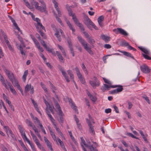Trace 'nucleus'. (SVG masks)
Here are the masks:
<instances>
[{
    "instance_id": "2",
    "label": "nucleus",
    "mask_w": 151,
    "mask_h": 151,
    "mask_svg": "<svg viewBox=\"0 0 151 151\" xmlns=\"http://www.w3.org/2000/svg\"><path fill=\"white\" fill-rule=\"evenodd\" d=\"M54 102L55 107L58 110V114L59 117L58 119V121L61 125L62 126L64 122V119L63 116H64V114L61 110L60 107L57 101L56 100H54Z\"/></svg>"
},
{
    "instance_id": "1",
    "label": "nucleus",
    "mask_w": 151,
    "mask_h": 151,
    "mask_svg": "<svg viewBox=\"0 0 151 151\" xmlns=\"http://www.w3.org/2000/svg\"><path fill=\"white\" fill-rule=\"evenodd\" d=\"M38 1L41 4V6H39V3L34 0H31V4L35 6V8L37 10L42 12L47 13L46 5L43 0H38Z\"/></svg>"
},
{
    "instance_id": "48",
    "label": "nucleus",
    "mask_w": 151,
    "mask_h": 151,
    "mask_svg": "<svg viewBox=\"0 0 151 151\" xmlns=\"http://www.w3.org/2000/svg\"><path fill=\"white\" fill-rule=\"evenodd\" d=\"M118 86V87H118V88L116 89L118 93V92L122 91L123 89V88L122 87V86Z\"/></svg>"
},
{
    "instance_id": "33",
    "label": "nucleus",
    "mask_w": 151,
    "mask_h": 151,
    "mask_svg": "<svg viewBox=\"0 0 151 151\" xmlns=\"http://www.w3.org/2000/svg\"><path fill=\"white\" fill-rule=\"evenodd\" d=\"M47 107H49V109L50 110V111L51 112L52 114H54V112L53 111V109H54V107L52 104H48V106H47Z\"/></svg>"
},
{
    "instance_id": "18",
    "label": "nucleus",
    "mask_w": 151,
    "mask_h": 151,
    "mask_svg": "<svg viewBox=\"0 0 151 151\" xmlns=\"http://www.w3.org/2000/svg\"><path fill=\"white\" fill-rule=\"evenodd\" d=\"M56 54L59 59L60 61L63 63H64V59L63 58L62 56L60 53L58 51H56Z\"/></svg>"
},
{
    "instance_id": "31",
    "label": "nucleus",
    "mask_w": 151,
    "mask_h": 151,
    "mask_svg": "<svg viewBox=\"0 0 151 151\" xmlns=\"http://www.w3.org/2000/svg\"><path fill=\"white\" fill-rule=\"evenodd\" d=\"M28 73V71L27 70H26L24 73L22 77V79L23 81L25 82L26 81Z\"/></svg>"
},
{
    "instance_id": "15",
    "label": "nucleus",
    "mask_w": 151,
    "mask_h": 151,
    "mask_svg": "<svg viewBox=\"0 0 151 151\" xmlns=\"http://www.w3.org/2000/svg\"><path fill=\"white\" fill-rule=\"evenodd\" d=\"M66 23L70 29L72 30V31L74 35H75V34L74 33V32L75 31V29L73 27V25L71 24L70 22L68 20H66Z\"/></svg>"
},
{
    "instance_id": "26",
    "label": "nucleus",
    "mask_w": 151,
    "mask_h": 151,
    "mask_svg": "<svg viewBox=\"0 0 151 151\" xmlns=\"http://www.w3.org/2000/svg\"><path fill=\"white\" fill-rule=\"evenodd\" d=\"M62 73L63 75V76L65 78V79L68 82H69L70 81V80L68 76L67 75L66 72L64 70L61 72Z\"/></svg>"
},
{
    "instance_id": "14",
    "label": "nucleus",
    "mask_w": 151,
    "mask_h": 151,
    "mask_svg": "<svg viewBox=\"0 0 151 151\" xmlns=\"http://www.w3.org/2000/svg\"><path fill=\"white\" fill-rule=\"evenodd\" d=\"M0 80L2 85L5 87V88L8 90L9 88L7 85V84L6 83L4 77L1 75H0Z\"/></svg>"
},
{
    "instance_id": "25",
    "label": "nucleus",
    "mask_w": 151,
    "mask_h": 151,
    "mask_svg": "<svg viewBox=\"0 0 151 151\" xmlns=\"http://www.w3.org/2000/svg\"><path fill=\"white\" fill-rule=\"evenodd\" d=\"M75 70L76 72V74L79 79L83 77L82 74L80 73L78 67H76L75 68Z\"/></svg>"
},
{
    "instance_id": "24",
    "label": "nucleus",
    "mask_w": 151,
    "mask_h": 151,
    "mask_svg": "<svg viewBox=\"0 0 151 151\" xmlns=\"http://www.w3.org/2000/svg\"><path fill=\"white\" fill-rule=\"evenodd\" d=\"M101 37L102 39L106 43H107L110 40V37L107 35H101Z\"/></svg>"
},
{
    "instance_id": "43",
    "label": "nucleus",
    "mask_w": 151,
    "mask_h": 151,
    "mask_svg": "<svg viewBox=\"0 0 151 151\" xmlns=\"http://www.w3.org/2000/svg\"><path fill=\"white\" fill-rule=\"evenodd\" d=\"M56 131L62 137H64V135H63V133L60 130V129L58 127L56 128H55Z\"/></svg>"
},
{
    "instance_id": "29",
    "label": "nucleus",
    "mask_w": 151,
    "mask_h": 151,
    "mask_svg": "<svg viewBox=\"0 0 151 151\" xmlns=\"http://www.w3.org/2000/svg\"><path fill=\"white\" fill-rule=\"evenodd\" d=\"M87 94L90 99L93 102H95L97 99L96 97L92 96L89 92H88Z\"/></svg>"
},
{
    "instance_id": "30",
    "label": "nucleus",
    "mask_w": 151,
    "mask_h": 151,
    "mask_svg": "<svg viewBox=\"0 0 151 151\" xmlns=\"http://www.w3.org/2000/svg\"><path fill=\"white\" fill-rule=\"evenodd\" d=\"M45 110L46 111V112L48 116L50 118V119L51 121H54V119L52 117V116L50 114V112L48 111V109L47 108H46Z\"/></svg>"
},
{
    "instance_id": "36",
    "label": "nucleus",
    "mask_w": 151,
    "mask_h": 151,
    "mask_svg": "<svg viewBox=\"0 0 151 151\" xmlns=\"http://www.w3.org/2000/svg\"><path fill=\"white\" fill-rule=\"evenodd\" d=\"M18 128L22 135L25 134L24 129L22 126L20 125H19Z\"/></svg>"
},
{
    "instance_id": "40",
    "label": "nucleus",
    "mask_w": 151,
    "mask_h": 151,
    "mask_svg": "<svg viewBox=\"0 0 151 151\" xmlns=\"http://www.w3.org/2000/svg\"><path fill=\"white\" fill-rule=\"evenodd\" d=\"M67 10L68 11V13L69 15L70 16H72L73 17V15H75V14L74 13H73V12L71 9H70V8L69 7V8H67Z\"/></svg>"
},
{
    "instance_id": "38",
    "label": "nucleus",
    "mask_w": 151,
    "mask_h": 151,
    "mask_svg": "<svg viewBox=\"0 0 151 151\" xmlns=\"http://www.w3.org/2000/svg\"><path fill=\"white\" fill-rule=\"evenodd\" d=\"M31 84H30L29 85L27 84L25 86V92L27 93L28 91L31 88Z\"/></svg>"
},
{
    "instance_id": "13",
    "label": "nucleus",
    "mask_w": 151,
    "mask_h": 151,
    "mask_svg": "<svg viewBox=\"0 0 151 151\" xmlns=\"http://www.w3.org/2000/svg\"><path fill=\"white\" fill-rule=\"evenodd\" d=\"M6 83L9 86V88L10 89V91H11V92L13 94L16 95L17 94V92L14 89L13 86L12 85L11 83L7 81H6Z\"/></svg>"
},
{
    "instance_id": "42",
    "label": "nucleus",
    "mask_w": 151,
    "mask_h": 151,
    "mask_svg": "<svg viewBox=\"0 0 151 151\" xmlns=\"http://www.w3.org/2000/svg\"><path fill=\"white\" fill-rule=\"evenodd\" d=\"M72 19L74 22L75 24H76V25L78 24V23H80L78 20V19L77 18L76 16H75V15H73V16L72 17Z\"/></svg>"
},
{
    "instance_id": "45",
    "label": "nucleus",
    "mask_w": 151,
    "mask_h": 151,
    "mask_svg": "<svg viewBox=\"0 0 151 151\" xmlns=\"http://www.w3.org/2000/svg\"><path fill=\"white\" fill-rule=\"evenodd\" d=\"M24 1L26 5L30 9H33V7L32 6H31L29 4L28 1H27L26 0H24Z\"/></svg>"
},
{
    "instance_id": "52",
    "label": "nucleus",
    "mask_w": 151,
    "mask_h": 151,
    "mask_svg": "<svg viewBox=\"0 0 151 151\" xmlns=\"http://www.w3.org/2000/svg\"><path fill=\"white\" fill-rule=\"evenodd\" d=\"M88 39L89 41V42L91 45H93L95 43V41L94 39L92 38V37H91Z\"/></svg>"
},
{
    "instance_id": "60",
    "label": "nucleus",
    "mask_w": 151,
    "mask_h": 151,
    "mask_svg": "<svg viewBox=\"0 0 151 151\" xmlns=\"http://www.w3.org/2000/svg\"><path fill=\"white\" fill-rule=\"evenodd\" d=\"M22 137L24 140H26L27 142L28 143V141H30V140L27 138L25 134L22 135Z\"/></svg>"
},
{
    "instance_id": "17",
    "label": "nucleus",
    "mask_w": 151,
    "mask_h": 151,
    "mask_svg": "<svg viewBox=\"0 0 151 151\" xmlns=\"http://www.w3.org/2000/svg\"><path fill=\"white\" fill-rule=\"evenodd\" d=\"M36 28L37 29V31L38 32L41 36L44 39H46L47 38L46 36L44 33L43 32L42 29H40L39 27L38 26H36Z\"/></svg>"
},
{
    "instance_id": "3",
    "label": "nucleus",
    "mask_w": 151,
    "mask_h": 151,
    "mask_svg": "<svg viewBox=\"0 0 151 151\" xmlns=\"http://www.w3.org/2000/svg\"><path fill=\"white\" fill-rule=\"evenodd\" d=\"M77 38L79 41L83 46L84 49L91 55L93 54V53L91 50V48L88 46L87 43L85 40L83 39L81 37L79 36H78Z\"/></svg>"
},
{
    "instance_id": "16",
    "label": "nucleus",
    "mask_w": 151,
    "mask_h": 151,
    "mask_svg": "<svg viewBox=\"0 0 151 151\" xmlns=\"http://www.w3.org/2000/svg\"><path fill=\"white\" fill-rule=\"evenodd\" d=\"M7 46H8L9 49V50L12 51H13L14 49L12 47V45H11L10 43L8 40V38H6V37L5 38V40H4Z\"/></svg>"
},
{
    "instance_id": "28",
    "label": "nucleus",
    "mask_w": 151,
    "mask_h": 151,
    "mask_svg": "<svg viewBox=\"0 0 151 151\" xmlns=\"http://www.w3.org/2000/svg\"><path fill=\"white\" fill-rule=\"evenodd\" d=\"M30 132L31 135L32 137L33 140L35 142V144L39 142L38 140L37 139L35 135L34 134V133L31 130H30Z\"/></svg>"
},
{
    "instance_id": "62",
    "label": "nucleus",
    "mask_w": 151,
    "mask_h": 151,
    "mask_svg": "<svg viewBox=\"0 0 151 151\" xmlns=\"http://www.w3.org/2000/svg\"><path fill=\"white\" fill-rule=\"evenodd\" d=\"M83 31V33L84 34L85 36L88 39L89 38H90L91 37H90V35L87 32H84V31Z\"/></svg>"
},
{
    "instance_id": "56",
    "label": "nucleus",
    "mask_w": 151,
    "mask_h": 151,
    "mask_svg": "<svg viewBox=\"0 0 151 151\" xmlns=\"http://www.w3.org/2000/svg\"><path fill=\"white\" fill-rule=\"evenodd\" d=\"M142 55L145 59L148 60H151V58H150L148 55H146L145 54H142Z\"/></svg>"
},
{
    "instance_id": "44",
    "label": "nucleus",
    "mask_w": 151,
    "mask_h": 151,
    "mask_svg": "<svg viewBox=\"0 0 151 151\" xmlns=\"http://www.w3.org/2000/svg\"><path fill=\"white\" fill-rule=\"evenodd\" d=\"M28 141V143L30 145L31 148L33 151H36L35 149V147L33 143L30 142V141Z\"/></svg>"
},
{
    "instance_id": "23",
    "label": "nucleus",
    "mask_w": 151,
    "mask_h": 151,
    "mask_svg": "<svg viewBox=\"0 0 151 151\" xmlns=\"http://www.w3.org/2000/svg\"><path fill=\"white\" fill-rule=\"evenodd\" d=\"M48 128L49 129V130L50 131L51 135L52 136V137L54 141H56V142H57L56 136L55 135V134H54L53 132L52 129H51V128L49 126L48 127Z\"/></svg>"
},
{
    "instance_id": "63",
    "label": "nucleus",
    "mask_w": 151,
    "mask_h": 151,
    "mask_svg": "<svg viewBox=\"0 0 151 151\" xmlns=\"http://www.w3.org/2000/svg\"><path fill=\"white\" fill-rule=\"evenodd\" d=\"M83 31V33L84 34L85 36L88 39L89 38H90L91 37H90V35L87 32H84V31Z\"/></svg>"
},
{
    "instance_id": "9",
    "label": "nucleus",
    "mask_w": 151,
    "mask_h": 151,
    "mask_svg": "<svg viewBox=\"0 0 151 151\" xmlns=\"http://www.w3.org/2000/svg\"><path fill=\"white\" fill-rule=\"evenodd\" d=\"M140 69L142 72L145 73H148L150 72V69L148 67L144 64L140 66Z\"/></svg>"
},
{
    "instance_id": "41",
    "label": "nucleus",
    "mask_w": 151,
    "mask_h": 151,
    "mask_svg": "<svg viewBox=\"0 0 151 151\" xmlns=\"http://www.w3.org/2000/svg\"><path fill=\"white\" fill-rule=\"evenodd\" d=\"M77 25L79 27L81 31H84V27H83V25L81 23H78Z\"/></svg>"
},
{
    "instance_id": "54",
    "label": "nucleus",
    "mask_w": 151,
    "mask_h": 151,
    "mask_svg": "<svg viewBox=\"0 0 151 151\" xmlns=\"http://www.w3.org/2000/svg\"><path fill=\"white\" fill-rule=\"evenodd\" d=\"M103 79L106 83H107L109 85H111L112 84L111 82L108 79L104 78H103Z\"/></svg>"
},
{
    "instance_id": "55",
    "label": "nucleus",
    "mask_w": 151,
    "mask_h": 151,
    "mask_svg": "<svg viewBox=\"0 0 151 151\" xmlns=\"http://www.w3.org/2000/svg\"><path fill=\"white\" fill-rule=\"evenodd\" d=\"M19 50L20 51V52L22 55H25V53L23 51V48L22 47L21 45H20L19 46Z\"/></svg>"
},
{
    "instance_id": "21",
    "label": "nucleus",
    "mask_w": 151,
    "mask_h": 151,
    "mask_svg": "<svg viewBox=\"0 0 151 151\" xmlns=\"http://www.w3.org/2000/svg\"><path fill=\"white\" fill-rule=\"evenodd\" d=\"M120 52L123 53L124 55L128 57L129 58H132L133 59H134V57L131 55V54L129 52L126 51H119Z\"/></svg>"
},
{
    "instance_id": "34",
    "label": "nucleus",
    "mask_w": 151,
    "mask_h": 151,
    "mask_svg": "<svg viewBox=\"0 0 151 151\" xmlns=\"http://www.w3.org/2000/svg\"><path fill=\"white\" fill-rule=\"evenodd\" d=\"M13 85L14 86H17V87L19 85V82L16 78L14 79V80H13L12 81H11Z\"/></svg>"
},
{
    "instance_id": "61",
    "label": "nucleus",
    "mask_w": 151,
    "mask_h": 151,
    "mask_svg": "<svg viewBox=\"0 0 151 151\" xmlns=\"http://www.w3.org/2000/svg\"><path fill=\"white\" fill-rule=\"evenodd\" d=\"M83 31V33L84 34L85 36L88 39L89 38H90L91 37H90V35L87 32H84V31Z\"/></svg>"
},
{
    "instance_id": "12",
    "label": "nucleus",
    "mask_w": 151,
    "mask_h": 151,
    "mask_svg": "<svg viewBox=\"0 0 151 151\" xmlns=\"http://www.w3.org/2000/svg\"><path fill=\"white\" fill-rule=\"evenodd\" d=\"M138 48L144 53L145 54L148 55H150V51L146 48L141 46L138 47Z\"/></svg>"
},
{
    "instance_id": "58",
    "label": "nucleus",
    "mask_w": 151,
    "mask_h": 151,
    "mask_svg": "<svg viewBox=\"0 0 151 151\" xmlns=\"http://www.w3.org/2000/svg\"><path fill=\"white\" fill-rule=\"evenodd\" d=\"M54 14L57 21L60 23H62V21L57 16V15L56 14L54 13Z\"/></svg>"
},
{
    "instance_id": "5",
    "label": "nucleus",
    "mask_w": 151,
    "mask_h": 151,
    "mask_svg": "<svg viewBox=\"0 0 151 151\" xmlns=\"http://www.w3.org/2000/svg\"><path fill=\"white\" fill-rule=\"evenodd\" d=\"M67 42L68 44V47L70 49L71 53L73 57L74 56L75 53L72 44L71 43V39L68 37L67 39Z\"/></svg>"
},
{
    "instance_id": "35",
    "label": "nucleus",
    "mask_w": 151,
    "mask_h": 151,
    "mask_svg": "<svg viewBox=\"0 0 151 151\" xmlns=\"http://www.w3.org/2000/svg\"><path fill=\"white\" fill-rule=\"evenodd\" d=\"M26 123L29 126L32 127H32H33V126H35V125L33 124L32 122L29 119H26Z\"/></svg>"
},
{
    "instance_id": "39",
    "label": "nucleus",
    "mask_w": 151,
    "mask_h": 151,
    "mask_svg": "<svg viewBox=\"0 0 151 151\" xmlns=\"http://www.w3.org/2000/svg\"><path fill=\"white\" fill-rule=\"evenodd\" d=\"M58 47L63 55L65 56H66V54L64 48L62 46L59 45H58Z\"/></svg>"
},
{
    "instance_id": "47",
    "label": "nucleus",
    "mask_w": 151,
    "mask_h": 151,
    "mask_svg": "<svg viewBox=\"0 0 151 151\" xmlns=\"http://www.w3.org/2000/svg\"><path fill=\"white\" fill-rule=\"evenodd\" d=\"M46 143V144L47 147L50 149V150L51 151H53V149L52 148L51 144L49 141Z\"/></svg>"
},
{
    "instance_id": "4",
    "label": "nucleus",
    "mask_w": 151,
    "mask_h": 151,
    "mask_svg": "<svg viewBox=\"0 0 151 151\" xmlns=\"http://www.w3.org/2000/svg\"><path fill=\"white\" fill-rule=\"evenodd\" d=\"M94 81H89V83L90 85L94 88L96 86H99L100 85L99 81L98 80L97 78L94 76L93 77Z\"/></svg>"
},
{
    "instance_id": "32",
    "label": "nucleus",
    "mask_w": 151,
    "mask_h": 151,
    "mask_svg": "<svg viewBox=\"0 0 151 151\" xmlns=\"http://www.w3.org/2000/svg\"><path fill=\"white\" fill-rule=\"evenodd\" d=\"M69 101L70 103H71V107L73 108L75 110V111L76 112L78 113V110L77 109V107L76 106L75 104L72 102V100L70 99L69 100Z\"/></svg>"
},
{
    "instance_id": "7",
    "label": "nucleus",
    "mask_w": 151,
    "mask_h": 151,
    "mask_svg": "<svg viewBox=\"0 0 151 151\" xmlns=\"http://www.w3.org/2000/svg\"><path fill=\"white\" fill-rule=\"evenodd\" d=\"M81 145H82L86 147H88L90 149V147L91 145H92L93 146V145L91 144V142L88 140H86L87 143H86V142L85 141V140L83 139V137H81Z\"/></svg>"
},
{
    "instance_id": "10",
    "label": "nucleus",
    "mask_w": 151,
    "mask_h": 151,
    "mask_svg": "<svg viewBox=\"0 0 151 151\" xmlns=\"http://www.w3.org/2000/svg\"><path fill=\"white\" fill-rule=\"evenodd\" d=\"M52 2L54 4L55 8L57 11L58 13V16L60 17L61 16V12L58 7V4L55 0H52Z\"/></svg>"
},
{
    "instance_id": "11",
    "label": "nucleus",
    "mask_w": 151,
    "mask_h": 151,
    "mask_svg": "<svg viewBox=\"0 0 151 151\" xmlns=\"http://www.w3.org/2000/svg\"><path fill=\"white\" fill-rule=\"evenodd\" d=\"M86 120L89 127L90 130L91 131V133L93 134H95V132L94 130L93 127L92 125L91 122L88 119H86Z\"/></svg>"
},
{
    "instance_id": "64",
    "label": "nucleus",
    "mask_w": 151,
    "mask_h": 151,
    "mask_svg": "<svg viewBox=\"0 0 151 151\" xmlns=\"http://www.w3.org/2000/svg\"><path fill=\"white\" fill-rule=\"evenodd\" d=\"M82 84H85L86 83V81L85 78L84 77H83L79 79Z\"/></svg>"
},
{
    "instance_id": "53",
    "label": "nucleus",
    "mask_w": 151,
    "mask_h": 151,
    "mask_svg": "<svg viewBox=\"0 0 151 151\" xmlns=\"http://www.w3.org/2000/svg\"><path fill=\"white\" fill-rule=\"evenodd\" d=\"M143 98L149 104H150V102L149 99V98L146 95L142 96Z\"/></svg>"
},
{
    "instance_id": "27",
    "label": "nucleus",
    "mask_w": 151,
    "mask_h": 151,
    "mask_svg": "<svg viewBox=\"0 0 151 151\" xmlns=\"http://www.w3.org/2000/svg\"><path fill=\"white\" fill-rule=\"evenodd\" d=\"M62 73L63 75V76L65 78V79L68 82H69L70 81V80L68 76L67 75L66 72L64 70L61 72Z\"/></svg>"
},
{
    "instance_id": "50",
    "label": "nucleus",
    "mask_w": 151,
    "mask_h": 151,
    "mask_svg": "<svg viewBox=\"0 0 151 151\" xmlns=\"http://www.w3.org/2000/svg\"><path fill=\"white\" fill-rule=\"evenodd\" d=\"M129 44L128 42H127L126 41L124 40L122 42L121 44V45L122 46L126 47L128 46Z\"/></svg>"
},
{
    "instance_id": "8",
    "label": "nucleus",
    "mask_w": 151,
    "mask_h": 151,
    "mask_svg": "<svg viewBox=\"0 0 151 151\" xmlns=\"http://www.w3.org/2000/svg\"><path fill=\"white\" fill-rule=\"evenodd\" d=\"M118 87L117 85L112 86L111 85H108L106 84H104V86L101 87V89L103 91H104L106 90H110L111 88H114Z\"/></svg>"
},
{
    "instance_id": "49",
    "label": "nucleus",
    "mask_w": 151,
    "mask_h": 151,
    "mask_svg": "<svg viewBox=\"0 0 151 151\" xmlns=\"http://www.w3.org/2000/svg\"><path fill=\"white\" fill-rule=\"evenodd\" d=\"M13 23V24L14 26L16 27V29L19 32H22L20 30L19 28L18 27L17 24L16 22L15 21H14V22H12Z\"/></svg>"
},
{
    "instance_id": "51",
    "label": "nucleus",
    "mask_w": 151,
    "mask_h": 151,
    "mask_svg": "<svg viewBox=\"0 0 151 151\" xmlns=\"http://www.w3.org/2000/svg\"><path fill=\"white\" fill-rule=\"evenodd\" d=\"M40 85L42 87V88L44 90L45 92H47V88L43 84L42 82L40 83Z\"/></svg>"
},
{
    "instance_id": "20",
    "label": "nucleus",
    "mask_w": 151,
    "mask_h": 151,
    "mask_svg": "<svg viewBox=\"0 0 151 151\" xmlns=\"http://www.w3.org/2000/svg\"><path fill=\"white\" fill-rule=\"evenodd\" d=\"M55 35L57 37L58 40L59 42L61 41V39L60 38V35L59 34V32L58 29L55 28Z\"/></svg>"
},
{
    "instance_id": "46",
    "label": "nucleus",
    "mask_w": 151,
    "mask_h": 151,
    "mask_svg": "<svg viewBox=\"0 0 151 151\" xmlns=\"http://www.w3.org/2000/svg\"><path fill=\"white\" fill-rule=\"evenodd\" d=\"M50 83L52 87V92L53 93H55L56 92L55 91L57 90L56 88L52 84V83L50 81Z\"/></svg>"
},
{
    "instance_id": "57",
    "label": "nucleus",
    "mask_w": 151,
    "mask_h": 151,
    "mask_svg": "<svg viewBox=\"0 0 151 151\" xmlns=\"http://www.w3.org/2000/svg\"><path fill=\"white\" fill-rule=\"evenodd\" d=\"M104 17L103 16H100L98 18V22H102L104 19Z\"/></svg>"
},
{
    "instance_id": "6",
    "label": "nucleus",
    "mask_w": 151,
    "mask_h": 151,
    "mask_svg": "<svg viewBox=\"0 0 151 151\" xmlns=\"http://www.w3.org/2000/svg\"><path fill=\"white\" fill-rule=\"evenodd\" d=\"M113 31L116 34L119 33L125 36L128 35V33L124 29L121 28H118L116 29H114Z\"/></svg>"
},
{
    "instance_id": "37",
    "label": "nucleus",
    "mask_w": 151,
    "mask_h": 151,
    "mask_svg": "<svg viewBox=\"0 0 151 151\" xmlns=\"http://www.w3.org/2000/svg\"><path fill=\"white\" fill-rule=\"evenodd\" d=\"M8 76L11 81L14 80V79L16 78L14 74L12 73H11V74Z\"/></svg>"
},
{
    "instance_id": "59",
    "label": "nucleus",
    "mask_w": 151,
    "mask_h": 151,
    "mask_svg": "<svg viewBox=\"0 0 151 151\" xmlns=\"http://www.w3.org/2000/svg\"><path fill=\"white\" fill-rule=\"evenodd\" d=\"M90 150L91 151H98L96 148L92 145L90 147Z\"/></svg>"
},
{
    "instance_id": "19",
    "label": "nucleus",
    "mask_w": 151,
    "mask_h": 151,
    "mask_svg": "<svg viewBox=\"0 0 151 151\" xmlns=\"http://www.w3.org/2000/svg\"><path fill=\"white\" fill-rule=\"evenodd\" d=\"M35 21H36L37 22L38 27H40L42 28V29L44 30H45V27L42 25V24L40 23V19L38 18H36L35 19Z\"/></svg>"
},
{
    "instance_id": "22",
    "label": "nucleus",
    "mask_w": 151,
    "mask_h": 151,
    "mask_svg": "<svg viewBox=\"0 0 151 151\" xmlns=\"http://www.w3.org/2000/svg\"><path fill=\"white\" fill-rule=\"evenodd\" d=\"M92 22L91 20L87 16H86V20L84 22V24L88 27V28H89V25H91V23H92Z\"/></svg>"
}]
</instances>
